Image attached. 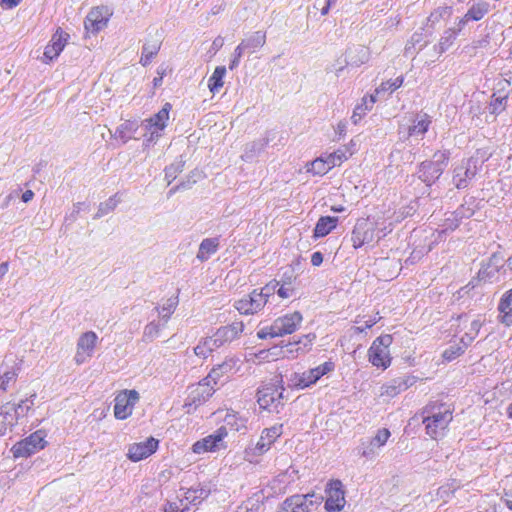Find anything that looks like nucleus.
Instances as JSON below:
<instances>
[{"label": "nucleus", "mask_w": 512, "mask_h": 512, "mask_svg": "<svg viewBox=\"0 0 512 512\" xmlns=\"http://www.w3.org/2000/svg\"><path fill=\"white\" fill-rule=\"evenodd\" d=\"M139 400V394L136 390H126L118 394L115 398L114 415L117 419L124 420L132 414L136 402Z\"/></svg>", "instance_id": "17"}, {"label": "nucleus", "mask_w": 512, "mask_h": 512, "mask_svg": "<svg viewBox=\"0 0 512 512\" xmlns=\"http://www.w3.org/2000/svg\"><path fill=\"white\" fill-rule=\"evenodd\" d=\"M107 22L108 18L103 15L102 9L95 8L92 9L86 16L84 26L88 32L98 33L107 25Z\"/></svg>", "instance_id": "26"}, {"label": "nucleus", "mask_w": 512, "mask_h": 512, "mask_svg": "<svg viewBox=\"0 0 512 512\" xmlns=\"http://www.w3.org/2000/svg\"><path fill=\"white\" fill-rule=\"evenodd\" d=\"M329 170V166L327 165L324 157H319L315 159L313 162H311L310 167L308 168V171L313 173L314 175H324Z\"/></svg>", "instance_id": "54"}, {"label": "nucleus", "mask_w": 512, "mask_h": 512, "mask_svg": "<svg viewBox=\"0 0 512 512\" xmlns=\"http://www.w3.org/2000/svg\"><path fill=\"white\" fill-rule=\"evenodd\" d=\"M507 96L492 95V99L489 105V111L491 114L498 115L505 110L507 104Z\"/></svg>", "instance_id": "51"}, {"label": "nucleus", "mask_w": 512, "mask_h": 512, "mask_svg": "<svg viewBox=\"0 0 512 512\" xmlns=\"http://www.w3.org/2000/svg\"><path fill=\"white\" fill-rule=\"evenodd\" d=\"M171 108L170 103H165L161 110L144 121L145 129L150 132V137L147 141H152L154 138L160 136V132L163 131L167 125Z\"/></svg>", "instance_id": "20"}, {"label": "nucleus", "mask_w": 512, "mask_h": 512, "mask_svg": "<svg viewBox=\"0 0 512 512\" xmlns=\"http://www.w3.org/2000/svg\"><path fill=\"white\" fill-rule=\"evenodd\" d=\"M432 123L431 116L427 113H417L412 121V125L409 126L407 136L424 135Z\"/></svg>", "instance_id": "28"}, {"label": "nucleus", "mask_w": 512, "mask_h": 512, "mask_svg": "<svg viewBox=\"0 0 512 512\" xmlns=\"http://www.w3.org/2000/svg\"><path fill=\"white\" fill-rule=\"evenodd\" d=\"M324 159L329 168L332 169L335 166L341 165L345 160L348 159V156L345 150L338 149L324 157Z\"/></svg>", "instance_id": "50"}, {"label": "nucleus", "mask_w": 512, "mask_h": 512, "mask_svg": "<svg viewBox=\"0 0 512 512\" xmlns=\"http://www.w3.org/2000/svg\"><path fill=\"white\" fill-rule=\"evenodd\" d=\"M279 284H280L279 281L273 280V281H270L269 283H267L260 290H258V295L262 296L264 298L265 305L267 304L269 298L276 293L277 287L279 286Z\"/></svg>", "instance_id": "55"}, {"label": "nucleus", "mask_w": 512, "mask_h": 512, "mask_svg": "<svg viewBox=\"0 0 512 512\" xmlns=\"http://www.w3.org/2000/svg\"><path fill=\"white\" fill-rule=\"evenodd\" d=\"M422 42V34H419V33H414L411 37V45L412 46H415V45H418L419 46V50L423 49V47L426 46L427 44V41H424L423 43Z\"/></svg>", "instance_id": "63"}, {"label": "nucleus", "mask_w": 512, "mask_h": 512, "mask_svg": "<svg viewBox=\"0 0 512 512\" xmlns=\"http://www.w3.org/2000/svg\"><path fill=\"white\" fill-rule=\"evenodd\" d=\"M158 440L150 437L143 442L133 443L128 448L127 457L133 462L141 461L152 455L158 448Z\"/></svg>", "instance_id": "21"}, {"label": "nucleus", "mask_w": 512, "mask_h": 512, "mask_svg": "<svg viewBox=\"0 0 512 512\" xmlns=\"http://www.w3.org/2000/svg\"><path fill=\"white\" fill-rule=\"evenodd\" d=\"M205 345L208 346L210 352L212 353L214 350H216L217 348L221 347L220 345H218V341H216V338L214 335L210 336V337H205L203 339H201Z\"/></svg>", "instance_id": "61"}, {"label": "nucleus", "mask_w": 512, "mask_h": 512, "mask_svg": "<svg viewBox=\"0 0 512 512\" xmlns=\"http://www.w3.org/2000/svg\"><path fill=\"white\" fill-rule=\"evenodd\" d=\"M226 75V67L225 66H217L212 73V75L208 79V88L211 93H217L220 88L224 85V77Z\"/></svg>", "instance_id": "38"}, {"label": "nucleus", "mask_w": 512, "mask_h": 512, "mask_svg": "<svg viewBox=\"0 0 512 512\" xmlns=\"http://www.w3.org/2000/svg\"><path fill=\"white\" fill-rule=\"evenodd\" d=\"M244 52H245V50L241 47L240 44L235 48L234 53H233V58L231 59V61L229 63L230 70H234L236 67H238V65L240 63V58L242 57Z\"/></svg>", "instance_id": "60"}, {"label": "nucleus", "mask_w": 512, "mask_h": 512, "mask_svg": "<svg viewBox=\"0 0 512 512\" xmlns=\"http://www.w3.org/2000/svg\"><path fill=\"white\" fill-rule=\"evenodd\" d=\"M19 366L13 367L11 370L6 371L0 376V392H4L9 387L10 383H14L17 379Z\"/></svg>", "instance_id": "49"}, {"label": "nucleus", "mask_w": 512, "mask_h": 512, "mask_svg": "<svg viewBox=\"0 0 512 512\" xmlns=\"http://www.w3.org/2000/svg\"><path fill=\"white\" fill-rule=\"evenodd\" d=\"M89 205L85 202H77L73 205L71 212L65 217L66 222H74L81 210L88 209Z\"/></svg>", "instance_id": "57"}, {"label": "nucleus", "mask_w": 512, "mask_h": 512, "mask_svg": "<svg viewBox=\"0 0 512 512\" xmlns=\"http://www.w3.org/2000/svg\"><path fill=\"white\" fill-rule=\"evenodd\" d=\"M177 305L178 297H171L168 298L161 306H156L154 310L157 312L162 322L166 324L174 313Z\"/></svg>", "instance_id": "36"}, {"label": "nucleus", "mask_w": 512, "mask_h": 512, "mask_svg": "<svg viewBox=\"0 0 512 512\" xmlns=\"http://www.w3.org/2000/svg\"><path fill=\"white\" fill-rule=\"evenodd\" d=\"M482 323L483 322L480 319L473 320L470 324L469 331L462 336L461 343L465 345H470L479 334V331L482 327Z\"/></svg>", "instance_id": "48"}, {"label": "nucleus", "mask_w": 512, "mask_h": 512, "mask_svg": "<svg viewBox=\"0 0 512 512\" xmlns=\"http://www.w3.org/2000/svg\"><path fill=\"white\" fill-rule=\"evenodd\" d=\"M468 346L469 345H465L461 342L460 344L452 345L443 352V358L446 361H452L462 355Z\"/></svg>", "instance_id": "53"}, {"label": "nucleus", "mask_w": 512, "mask_h": 512, "mask_svg": "<svg viewBox=\"0 0 512 512\" xmlns=\"http://www.w3.org/2000/svg\"><path fill=\"white\" fill-rule=\"evenodd\" d=\"M165 324L162 322H157L155 320L150 321L143 330L142 340L146 343L152 342L156 339L160 331L164 328Z\"/></svg>", "instance_id": "41"}, {"label": "nucleus", "mask_w": 512, "mask_h": 512, "mask_svg": "<svg viewBox=\"0 0 512 512\" xmlns=\"http://www.w3.org/2000/svg\"><path fill=\"white\" fill-rule=\"evenodd\" d=\"M414 383V378L409 376L398 377L385 383L381 387V396L393 398L401 392L407 390Z\"/></svg>", "instance_id": "23"}, {"label": "nucleus", "mask_w": 512, "mask_h": 512, "mask_svg": "<svg viewBox=\"0 0 512 512\" xmlns=\"http://www.w3.org/2000/svg\"><path fill=\"white\" fill-rule=\"evenodd\" d=\"M500 321L506 326L512 325V288L506 291L499 302Z\"/></svg>", "instance_id": "30"}, {"label": "nucleus", "mask_w": 512, "mask_h": 512, "mask_svg": "<svg viewBox=\"0 0 512 512\" xmlns=\"http://www.w3.org/2000/svg\"><path fill=\"white\" fill-rule=\"evenodd\" d=\"M184 165L185 160L180 156L165 168V179L167 180L168 185H170L177 178L178 174L183 171Z\"/></svg>", "instance_id": "42"}, {"label": "nucleus", "mask_w": 512, "mask_h": 512, "mask_svg": "<svg viewBox=\"0 0 512 512\" xmlns=\"http://www.w3.org/2000/svg\"><path fill=\"white\" fill-rule=\"evenodd\" d=\"M209 493L210 490L204 487L190 488L185 491L182 500H184V503L187 504V506L189 504L197 505L207 498Z\"/></svg>", "instance_id": "34"}, {"label": "nucleus", "mask_w": 512, "mask_h": 512, "mask_svg": "<svg viewBox=\"0 0 512 512\" xmlns=\"http://www.w3.org/2000/svg\"><path fill=\"white\" fill-rule=\"evenodd\" d=\"M302 320V314L298 311L277 318L269 327L270 337L274 338L292 334L299 327Z\"/></svg>", "instance_id": "12"}, {"label": "nucleus", "mask_w": 512, "mask_h": 512, "mask_svg": "<svg viewBox=\"0 0 512 512\" xmlns=\"http://www.w3.org/2000/svg\"><path fill=\"white\" fill-rule=\"evenodd\" d=\"M241 360L238 357H227L221 364L213 367L208 376L204 378L191 392L193 403L206 401L214 392L211 383L217 384L222 378L228 379L240 369Z\"/></svg>", "instance_id": "1"}, {"label": "nucleus", "mask_w": 512, "mask_h": 512, "mask_svg": "<svg viewBox=\"0 0 512 512\" xmlns=\"http://www.w3.org/2000/svg\"><path fill=\"white\" fill-rule=\"evenodd\" d=\"M447 217L444 220V223L441 225L440 230H436L432 237L434 238L427 248H422L420 250H414L411 253V256L408 260H411L413 262L416 259H419L422 255L425 253H428L432 249V244L437 242L438 240H442L444 237H446L448 232L454 231L460 224V217L456 212H451L446 214Z\"/></svg>", "instance_id": "11"}, {"label": "nucleus", "mask_w": 512, "mask_h": 512, "mask_svg": "<svg viewBox=\"0 0 512 512\" xmlns=\"http://www.w3.org/2000/svg\"><path fill=\"white\" fill-rule=\"evenodd\" d=\"M234 308L242 315H253L260 312L264 307V298L258 295V289H254L248 295L234 302Z\"/></svg>", "instance_id": "19"}, {"label": "nucleus", "mask_w": 512, "mask_h": 512, "mask_svg": "<svg viewBox=\"0 0 512 512\" xmlns=\"http://www.w3.org/2000/svg\"><path fill=\"white\" fill-rule=\"evenodd\" d=\"M368 60V53L364 47H357L354 50H348V58L337 59L330 67L327 68V72H333L335 76H341L344 69L348 66H360Z\"/></svg>", "instance_id": "15"}, {"label": "nucleus", "mask_w": 512, "mask_h": 512, "mask_svg": "<svg viewBox=\"0 0 512 512\" xmlns=\"http://www.w3.org/2000/svg\"><path fill=\"white\" fill-rule=\"evenodd\" d=\"M450 160L449 150L436 151L431 160L418 164L416 176L427 187H431L441 177Z\"/></svg>", "instance_id": "3"}, {"label": "nucleus", "mask_w": 512, "mask_h": 512, "mask_svg": "<svg viewBox=\"0 0 512 512\" xmlns=\"http://www.w3.org/2000/svg\"><path fill=\"white\" fill-rule=\"evenodd\" d=\"M283 425H274L265 428L255 444H250L244 450V459L249 463H257L259 457L268 452L274 442L282 435Z\"/></svg>", "instance_id": "5"}, {"label": "nucleus", "mask_w": 512, "mask_h": 512, "mask_svg": "<svg viewBox=\"0 0 512 512\" xmlns=\"http://www.w3.org/2000/svg\"><path fill=\"white\" fill-rule=\"evenodd\" d=\"M68 39H69V34L64 32L60 28H58L56 30V32L52 35L51 40L45 47L44 58L46 59V62L52 61L60 55V53L63 51Z\"/></svg>", "instance_id": "22"}, {"label": "nucleus", "mask_w": 512, "mask_h": 512, "mask_svg": "<svg viewBox=\"0 0 512 512\" xmlns=\"http://www.w3.org/2000/svg\"><path fill=\"white\" fill-rule=\"evenodd\" d=\"M160 49V44L155 41L153 43H146L142 47V53L140 58V63L143 66H147L151 63L152 59L157 55Z\"/></svg>", "instance_id": "44"}, {"label": "nucleus", "mask_w": 512, "mask_h": 512, "mask_svg": "<svg viewBox=\"0 0 512 512\" xmlns=\"http://www.w3.org/2000/svg\"><path fill=\"white\" fill-rule=\"evenodd\" d=\"M404 81V78L402 76L397 77L393 80H388L386 82L381 83V85L375 90V94H373L375 97L379 96L384 93L391 94L395 90H397L399 87L402 86Z\"/></svg>", "instance_id": "46"}, {"label": "nucleus", "mask_w": 512, "mask_h": 512, "mask_svg": "<svg viewBox=\"0 0 512 512\" xmlns=\"http://www.w3.org/2000/svg\"><path fill=\"white\" fill-rule=\"evenodd\" d=\"M392 336L385 334L377 337L368 350L369 361L377 368L386 369L391 364L389 346L392 344Z\"/></svg>", "instance_id": "8"}, {"label": "nucleus", "mask_w": 512, "mask_h": 512, "mask_svg": "<svg viewBox=\"0 0 512 512\" xmlns=\"http://www.w3.org/2000/svg\"><path fill=\"white\" fill-rule=\"evenodd\" d=\"M390 435V431L387 428L379 429L376 435L370 440L368 445L363 447L361 455L365 458L374 457L376 455V448L384 446L387 443Z\"/></svg>", "instance_id": "25"}, {"label": "nucleus", "mask_w": 512, "mask_h": 512, "mask_svg": "<svg viewBox=\"0 0 512 512\" xmlns=\"http://www.w3.org/2000/svg\"><path fill=\"white\" fill-rule=\"evenodd\" d=\"M35 398L36 393H33L30 397L22 400L19 404L15 405L14 413H16L19 418L25 417L34 405Z\"/></svg>", "instance_id": "52"}, {"label": "nucleus", "mask_w": 512, "mask_h": 512, "mask_svg": "<svg viewBox=\"0 0 512 512\" xmlns=\"http://www.w3.org/2000/svg\"><path fill=\"white\" fill-rule=\"evenodd\" d=\"M225 425L237 432H244L247 429V418L240 416L238 413L228 412L224 418Z\"/></svg>", "instance_id": "37"}, {"label": "nucleus", "mask_w": 512, "mask_h": 512, "mask_svg": "<svg viewBox=\"0 0 512 512\" xmlns=\"http://www.w3.org/2000/svg\"><path fill=\"white\" fill-rule=\"evenodd\" d=\"M270 139L268 135L262 138L249 142L245 145L244 151L241 155L242 160L250 162L258 157L269 144Z\"/></svg>", "instance_id": "27"}, {"label": "nucleus", "mask_w": 512, "mask_h": 512, "mask_svg": "<svg viewBox=\"0 0 512 512\" xmlns=\"http://www.w3.org/2000/svg\"><path fill=\"white\" fill-rule=\"evenodd\" d=\"M14 409L15 405L11 403L2 406L0 411L1 427H13L17 423L19 416L14 413Z\"/></svg>", "instance_id": "39"}, {"label": "nucleus", "mask_w": 512, "mask_h": 512, "mask_svg": "<svg viewBox=\"0 0 512 512\" xmlns=\"http://www.w3.org/2000/svg\"><path fill=\"white\" fill-rule=\"evenodd\" d=\"M22 0H0V6L4 10H11L17 7Z\"/></svg>", "instance_id": "62"}, {"label": "nucleus", "mask_w": 512, "mask_h": 512, "mask_svg": "<svg viewBox=\"0 0 512 512\" xmlns=\"http://www.w3.org/2000/svg\"><path fill=\"white\" fill-rule=\"evenodd\" d=\"M136 131V126L133 122L126 121L119 125L115 130V139H120L123 144L127 143Z\"/></svg>", "instance_id": "40"}, {"label": "nucleus", "mask_w": 512, "mask_h": 512, "mask_svg": "<svg viewBox=\"0 0 512 512\" xmlns=\"http://www.w3.org/2000/svg\"><path fill=\"white\" fill-rule=\"evenodd\" d=\"M451 14H452V7H450V6L438 7L437 9L432 11L430 13L429 17L427 18L426 33L431 35L432 30L435 27V25L437 23H439L440 20L450 17Z\"/></svg>", "instance_id": "31"}, {"label": "nucleus", "mask_w": 512, "mask_h": 512, "mask_svg": "<svg viewBox=\"0 0 512 512\" xmlns=\"http://www.w3.org/2000/svg\"><path fill=\"white\" fill-rule=\"evenodd\" d=\"M377 101L374 95H370L369 98H362L361 104L357 105L353 111L351 116L352 122L356 125L358 122L366 115L368 111H370Z\"/></svg>", "instance_id": "35"}, {"label": "nucleus", "mask_w": 512, "mask_h": 512, "mask_svg": "<svg viewBox=\"0 0 512 512\" xmlns=\"http://www.w3.org/2000/svg\"><path fill=\"white\" fill-rule=\"evenodd\" d=\"M376 227L375 224L368 219H359L352 231L351 241L352 245L355 249L361 248L364 244H368L372 242L376 237ZM386 233L379 235L377 234V238L380 239L384 237Z\"/></svg>", "instance_id": "10"}, {"label": "nucleus", "mask_w": 512, "mask_h": 512, "mask_svg": "<svg viewBox=\"0 0 512 512\" xmlns=\"http://www.w3.org/2000/svg\"><path fill=\"white\" fill-rule=\"evenodd\" d=\"M226 436L227 428L226 426H221L214 433L195 442L192 446V450L196 454L217 451L224 446L223 440Z\"/></svg>", "instance_id": "16"}, {"label": "nucleus", "mask_w": 512, "mask_h": 512, "mask_svg": "<svg viewBox=\"0 0 512 512\" xmlns=\"http://www.w3.org/2000/svg\"><path fill=\"white\" fill-rule=\"evenodd\" d=\"M423 424L426 433L432 438L437 439L443 435L444 430L452 421V411L450 406L444 403H431L427 405L423 412Z\"/></svg>", "instance_id": "2"}, {"label": "nucleus", "mask_w": 512, "mask_h": 512, "mask_svg": "<svg viewBox=\"0 0 512 512\" xmlns=\"http://www.w3.org/2000/svg\"><path fill=\"white\" fill-rule=\"evenodd\" d=\"M119 202L120 199L118 198V194H115L106 201L100 203L98 211L95 214L94 218L99 219L107 215L108 213L112 212L117 207Z\"/></svg>", "instance_id": "47"}, {"label": "nucleus", "mask_w": 512, "mask_h": 512, "mask_svg": "<svg viewBox=\"0 0 512 512\" xmlns=\"http://www.w3.org/2000/svg\"><path fill=\"white\" fill-rule=\"evenodd\" d=\"M97 340L98 337L93 331L85 332L79 337L74 356L76 364L81 365L93 356Z\"/></svg>", "instance_id": "18"}, {"label": "nucleus", "mask_w": 512, "mask_h": 512, "mask_svg": "<svg viewBox=\"0 0 512 512\" xmlns=\"http://www.w3.org/2000/svg\"><path fill=\"white\" fill-rule=\"evenodd\" d=\"M193 351L196 356L202 359H206L211 354L208 346L202 340L193 348Z\"/></svg>", "instance_id": "59"}, {"label": "nucleus", "mask_w": 512, "mask_h": 512, "mask_svg": "<svg viewBox=\"0 0 512 512\" xmlns=\"http://www.w3.org/2000/svg\"><path fill=\"white\" fill-rule=\"evenodd\" d=\"M284 391L283 376L278 374L270 383L258 389L257 402L260 408L279 412L278 407L284 404Z\"/></svg>", "instance_id": "4"}, {"label": "nucleus", "mask_w": 512, "mask_h": 512, "mask_svg": "<svg viewBox=\"0 0 512 512\" xmlns=\"http://www.w3.org/2000/svg\"><path fill=\"white\" fill-rule=\"evenodd\" d=\"M326 501L325 510L327 512H339L346 503L343 484L340 480L330 481L325 488Z\"/></svg>", "instance_id": "14"}, {"label": "nucleus", "mask_w": 512, "mask_h": 512, "mask_svg": "<svg viewBox=\"0 0 512 512\" xmlns=\"http://www.w3.org/2000/svg\"><path fill=\"white\" fill-rule=\"evenodd\" d=\"M489 11V5L485 2L473 4L466 12V20L479 21Z\"/></svg>", "instance_id": "43"}, {"label": "nucleus", "mask_w": 512, "mask_h": 512, "mask_svg": "<svg viewBox=\"0 0 512 512\" xmlns=\"http://www.w3.org/2000/svg\"><path fill=\"white\" fill-rule=\"evenodd\" d=\"M188 509L189 507L184 503V500L180 499L179 505L175 502H168L165 505L164 512H183Z\"/></svg>", "instance_id": "58"}, {"label": "nucleus", "mask_w": 512, "mask_h": 512, "mask_svg": "<svg viewBox=\"0 0 512 512\" xmlns=\"http://www.w3.org/2000/svg\"><path fill=\"white\" fill-rule=\"evenodd\" d=\"M458 32L454 28L446 29L441 36L439 43L436 46V49L439 53L445 52L451 45L454 43L457 38Z\"/></svg>", "instance_id": "45"}, {"label": "nucleus", "mask_w": 512, "mask_h": 512, "mask_svg": "<svg viewBox=\"0 0 512 512\" xmlns=\"http://www.w3.org/2000/svg\"><path fill=\"white\" fill-rule=\"evenodd\" d=\"M333 369L334 364L328 361L301 374L293 373L289 378V382L291 385L303 389L316 383L323 375Z\"/></svg>", "instance_id": "9"}, {"label": "nucleus", "mask_w": 512, "mask_h": 512, "mask_svg": "<svg viewBox=\"0 0 512 512\" xmlns=\"http://www.w3.org/2000/svg\"><path fill=\"white\" fill-rule=\"evenodd\" d=\"M244 330V324L241 321H235L229 325L221 326L213 334L218 341V345L223 346L236 339Z\"/></svg>", "instance_id": "24"}, {"label": "nucleus", "mask_w": 512, "mask_h": 512, "mask_svg": "<svg viewBox=\"0 0 512 512\" xmlns=\"http://www.w3.org/2000/svg\"><path fill=\"white\" fill-rule=\"evenodd\" d=\"M478 172L477 160H463L454 168L452 182L457 189H465Z\"/></svg>", "instance_id": "13"}, {"label": "nucleus", "mask_w": 512, "mask_h": 512, "mask_svg": "<svg viewBox=\"0 0 512 512\" xmlns=\"http://www.w3.org/2000/svg\"><path fill=\"white\" fill-rule=\"evenodd\" d=\"M220 246L219 237L205 238L201 241L196 258L201 262L207 261L213 254H215Z\"/></svg>", "instance_id": "29"}, {"label": "nucleus", "mask_w": 512, "mask_h": 512, "mask_svg": "<svg viewBox=\"0 0 512 512\" xmlns=\"http://www.w3.org/2000/svg\"><path fill=\"white\" fill-rule=\"evenodd\" d=\"M266 42V34L262 31H256L248 38L241 41L240 45L250 54L261 48Z\"/></svg>", "instance_id": "32"}, {"label": "nucleus", "mask_w": 512, "mask_h": 512, "mask_svg": "<svg viewBox=\"0 0 512 512\" xmlns=\"http://www.w3.org/2000/svg\"><path fill=\"white\" fill-rule=\"evenodd\" d=\"M323 496L316 493L294 494L287 497L276 512H312L322 503Z\"/></svg>", "instance_id": "6"}, {"label": "nucleus", "mask_w": 512, "mask_h": 512, "mask_svg": "<svg viewBox=\"0 0 512 512\" xmlns=\"http://www.w3.org/2000/svg\"><path fill=\"white\" fill-rule=\"evenodd\" d=\"M45 438L46 433L43 430H37L28 437L15 443L10 451L15 459L28 458L45 448L47 445Z\"/></svg>", "instance_id": "7"}, {"label": "nucleus", "mask_w": 512, "mask_h": 512, "mask_svg": "<svg viewBox=\"0 0 512 512\" xmlns=\"http://www.w3.org/2000/svg\"><path fill=\"white\" fill-rule=\"evenodd\" d=\"M323 262V255L321 252L316 251L311 255V264L313 266H320Z\"/></svg>", "instance_id": "64"}, {"label": "nucleus", "mask_w": 512, "mask_h": 512, "mask_svg": "<svg viewBox=\"0 0 512 512\" xmlns=\"http://www.w3.org/2000/svg\"><path fill=\"white\" fill-rule=\"evenodd\" d=\"M338 219L336 217L324 216L321 217L316 223L314 229L315 237H324L328 235L337 225Z\"/></svg>", "instance_id": "33"}, {"label": "nucleus", "mask_w": 512, "mask_h": 512, "mask_svg": "<svg viewBox=\"0 0 512 512\" xmlns=\"http://www.w3.org/2000/svg\"><path fill=\"white\" fill-rule=\"evenodd\" d=\"M276 293L280 298L286 299L295 294V289L292 286L291 282H283L281 285L277 287Z\"/></svg>", "instance_id": "56"}]
</instances>
